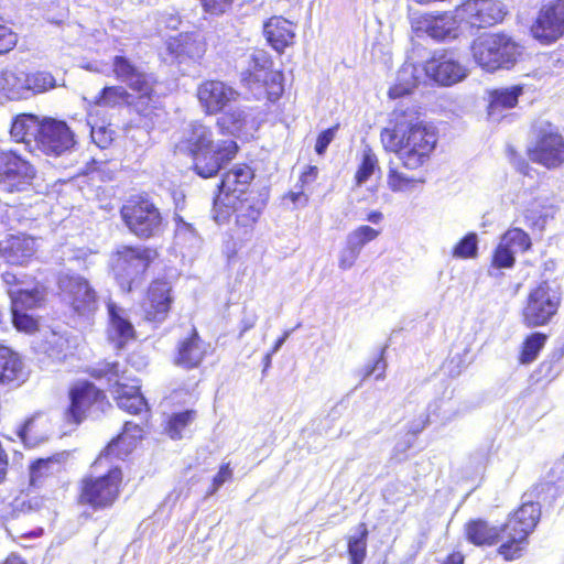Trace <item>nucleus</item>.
<instances>
[{
	"label": "nucleus",
	"mask_w": 564,
	"mask_h": 564,
	"mask_svg": "<svg viewBox=\"0 0 564 564\" xmlns=\"http://www.w3.org/2000/svg\"><path fill=\"white\" fill-rule=\"evenodd\" d=\"M380 137L383 148L394 152L409 170L422 166L437 143L436 128L421 120L417 108L406 102L395 107Z\"/></svg>",
	"instance_id": "obj_1"
},
{
	"label": "nucleus",
	"mask_w": 564,
	"mask_h": 564,
	"mask_svg": "<svg viewBox=\"0 0 564 564\" xmlns=\"http://www.w3.org/2000/svg\"><path fill=\"white\" fill-rule=\"evenodd\" d=\"M540 517L539 503L523 502L500 530L481 519L470 520L466 524V536L475 545H492L503 540L498 552L506 561H512L521 556L523 544L527 543Z\"/></svg>",
	"instance_id": "obj_2"
},
{
	"label": "nucleus",
	"mask_w": 564,
	"mask_h": 564,
	"mask_svg": "<svg viewBox=\"0 0 564 564\" xmlns=\"http://www.w3.org/2000/svg\"><path fill=\"white\" fill-rule=\"evenodd\" d=\"M470 51L476 64L487 72L511 68L520 54L519 45L503 33H488L477 37Z\"/></svg>",
	"instance_id": "obj_3"
},
{
	"label": "nucleus",
	"mask_w": 564,
	"mask_h": 564,
	"mask_svg": "<svg viewBox=\"0 0 564 564\" xmlns=\"http://www.w3.org/2000/svg\"><path fill=\"white\" fill-rule=\"evenodd\" d=\"M156 252L147 247L122 246L112 254V270L122 291L129 293L140 286L144 273Z\"/></svg>",
	"instance_id": "obj_4"
},
{
	"label": "nucleus",
	"mask_w": 564,
	"mask_h": 564,
	"mask_svg": "<svg viewBox=\"0 0 564 564\" xmlns=\"http://www.w3.org/2000/svg\"><path fill=\"white\" fill-rule=\"evenodd\" d=\"M129 230L141 239L156 237L163 231V218L159 208L148 197L137 196L120 210Z\"/></svg>",
	"instance_id": "obj_5"
},
{
	"label": "nucleus",
	"mask_w": 564,
	"mask_h": 564,
	"mask_svg": "<svg viewBox=\"0 0 564 564\" xmlns=\"http://www.w3.org/2000/svg\"><path fill=\"white\" fill-rule=\"evenodd\" d=\"M534 142L529 148V158L547 169H555L564 162V139L549 121H538L533 126Z\"/></svg>",
	"instance_id": "obj_6"
},
{
	"label": "nucleus",
	"mask_w": 564,
	"mask_h": 564,
	"mask_svg": "<svg viewBox=\"0 0 564 564\" xmlns=\"http://www.w3.org/2000/svg\"><path fill=\"white\" fill-rule=\"evenodd\" d=\"M122 471L118 466H111L105 475L86 477L82 481L80 503L88 505L95 510L105 509L116 501Z\"/></svg>",
	"instance_id": "obj_7"
},
{
	"label": "nucleus",
	"mask_w": 564,
	"mask_h": 564,
	"mask_svg": "<svg viewBox=\"0 0 564 564\" xmlns=\"http://www.w3.org/2000/svg\"><path fill=\"white\" fill-rule=\"evenodd\" d=\"M57 284L62 300L78 317L89 321L97 311L96 292L89 282L77 274L61 273Z\"/></svg>",
	"instance_id": "obj_8"
},
{
	"label": "nucleus",
	"mask_w": 564,
	"mask_h": 564,
	"mask_svg": "<svg viewBox=\"0 0 564 564\" xmlns=\"http://www.w3.org/2000/svg\"><path fill=\"white\" fill-rule=\"evenodd\" d=\"M561 302L558 286L549 282H541L532 290L523 311L524 322L529 326H541L546 324L557 312Z\"/></svg>",
	"instance_id": "obj_9"
},
{
	"label": "nucleus",
	"mask_w": 564,
	"mask_h": 564,
	"mask_svg": "<svg viewBox=\"0 0 564 564\" xmlns=\"http://www.w3.org/2000/svg\"><path fill=\"white\" fill-rule=\"evenodd\" d=\"M35 169L15 151L0 153V186L9 192L26 191L34 180Z\"/></svg>",
	"instance_id": "obj_10"
},
{
	"label": "nucleus",
	"mask_w": 564,
	"mask_h": 564,
	"mask_svg": "<svg viewBox=\"0 0 564 564\" xmlns=\"http://www.w3.org/2000/svg\"><path fill=\"white\" fill-rule=\"evenodd\" d=\"M532 36L543 44H551L564 35V0L543 4L531 26Z\"/></svg>",
	"instance_id": "obj_11"
},
{
	"label": "nucleus",
	"mask_w": 564,
	"mask_h": 564,
	"mask_svg": "<svg viewBox=\"0 0 564 564\" xmlns=\"http://www.w3.org/2000/svg\"><path fill=\"white\" fill-rule=\"evenodd\" d=\"M75 144V134L66 122L51 118L41 122L36 147L43 153L59 156L69 152Z\"/></svg>",
	"instance_id": "obj_12"
},
{
	"label": "nucleus",
	"mask_w": 564,
	"mask_h": 564,
	"mask_svg": "<svg viewBox=\"0 0 564 564\" xmlns=\"http://www.w3.org/2000/svg\"><path fill=\"white\" fill-rule=\"evenodd\" d=\"M267 205V195L250 192L247 195L235 198V202L223 199L216 195L214 206L231 207L236 214V224L243 228V235H250L254 224L258 221L263 208Z\"/></svg>",
	"instance_id": "obj_13"
},
{
	"label": "nucleus",
	"mask_w": 564,
	"mask_h": 564,
	"mask_svg": "<svg viewBox=\"0 0 564 564\" xmlns=\"http://www.w3.org/2000/svg\"><path fill=\"white\" fill-rule=\"evenodd\" d=\"M237 151L236 141L220 140L209 149L193 156L194 171L203 178L213 177L235 158Z\"/></svg>",
	"instance_id": "obj_14"
},
{
	"label": "nucleus",
	"mask_w": 564,
	"mask_h": 564,
	"mask_svg": "<svg viewBox=\"0 0 564 564\" xmlns=\"http://www.w3.org/2000/svg\"><path fill=\"white\" fill-rule=\"evenodd\" d=\"M69 400L70 403L65 412V417L74 424H79L90 409L102 410L106 404L104 392L90 382L74 386L69 391Z\"/></svg>",
	"instance_id": "obj_15"
},
{
	"label": "nucleus",
	"mask_w": 564,
	"mask_h": 564,
	"mask_svg": "<svg viewBox=\"0 0 564 564\" xmlns=\"http://www.w3.org/2000/svg\"><path fill=\"white\" fill-rule=\"evenodd\" d=\"M239 93L219 80H206L197 89V98L206 113L215 115L235 102Z\"/></svg>",
	"instance_id": "obj_16"
},
{
	"label": "nucleus",
	"mask_w": 564,
	"mask_h": 564,
	"mask_svg": "<svg viewBox=\"0 0 564 564\" xmlns=\"http://www.w3.org/2000/svg\"><path fill=\"white\" fill-rule=\"evenodd\" d=\"M463 18L473 28L495 25L503 19V6L497 0H467L460 9Z\"/></svg>",
	"instance_id": "obj_17"
},
{
	"label": "nucleus",
	"mask_w": 564,
	"mask_h": 564,
	"mask_svg": "<svg viewBox=\"0 0 564 564\" xmlns=\"http://www.w3.org/2000/svg\"><path fill=\"white\" fill-rule=\"evenodd\" d=\"M169 54L178 63H197L206 52V43L198 32H185L166 42Z\"/></svg>",
	"instance_id": "obj_18"
},
{
	"label": "nucleus",
	"mask_w": 564,
	"mask_h": 564,
	"mask_svg": "<svg viewBox=\"0 0 564 564\" xmlns=\"http://www.w3.org/2000/svg\"><path fill=\"white\" fill-rule=\"evenodd\" d=\"M412 26L419 33H425L436 41L457 36L458 23L451 12L438 14H422L413 20Z\"/></svg>",
	"instance_id": "obj_19"
},
{
	"label": "nucleus",
	"mask_w": 564,
	"mask_h": 564,
	"mask_svg": "<svg viewBox=\"0 0 564 564\" xmlns=\"http://www.w3.org/2000/svg\"><path fill=\"white\" fill-rule=\"evenodd\" d=\"M112 69L116 78L133 91L138 89L148 91L151 85L158 84L156 77L153 74L145 72L123 55L113 57Z\"/></svg>",
	"instance_id": "obj_20"
},
{
	"label": "nucleus",
	"mask_w": 564,
	"mask_h": 564,
	"mask_svg": "<svg viewBox=\"0 0 564 564\" xmlns=\"http://www.w3.org/2000/svg\"><path fill=\"white\" fill-rule=\"evenodd\" d=\"M254 177L252 169L247 164L235 165L226 172L218 184V194L223 199L235 202V198L247 195V189Z\"/></svg>",
	"instance_id": "obj_21"
},
{
	"label": "nucleus",
	"mask_w": 564,
	"mask_h": 564,
	"mask_svg": "<svg viewBox=\"0 0 564 564\" xmlns=\"http://www.w3.org/2000/svg\"><path fill=\"white\" fill-rule=\"evenodd\" d=\"M426 74L443 86H451L467 76V68L448 55L433 57L425 65Z\"/></svg>",
	"instance_id": "obj_22"
},
{
	"label": "nucleus",
	"mask_w": 564,
	"mask_h": 564,
	"mask_svg": "<svg viewBox=\"0 0 564 564\" xmlns=\"http://www.w3.org/2000/svg\"><path fill=\"white\" fill-rule=\"evenodd\" d=\"M143 430L141 425L128 421L124 423L123 432L101 452L95 464H101L104 459L117 457L124 459L135 447L138 440L142 438Z\"/></svg>",
	"instance_id": "obj_23"
},
{
	"label": "nucleus",
	"mask_w": 564,
	"mask_h": 564,
	"mask_svg": "<svg viewBox=\"0 0 564 564\" xmlns=\"http://www.w3.org/2000/svg\"><path fill=\"white\" fill-rule=\"evenodd\" d=\"M109 328L108 337L115 343L116 348L121 349L129 340L134 338L135 330L129 319L128 313L115 302L107 303Z\"/></svg>",
	"instance_id": "obj_24"
},
{
	"label": "nucleus",
	"mask_w": 564,
	"mask_h": 564,
	"mask_svg": "<svg viewBox=\"0 0 564 564\" xmlns=\"http://www.w3.org/2000/svg\"><path fill=\"white\" fill-rule=\"evenodd\" d=\"M28 378L29 371L19 354L0 345V384L15 388L24 383Z\"/></svg>",
	"instance_id": "obj_25"
},
{
	"label": "nucleus",
	"mask_w": 564,
	"mask_h": 564,
	"mask_svg": "<svg viewBox=\"0 0 564 564\" xmlns=\"http://www.w3.org/2000/svg\"><path fill=\"white\" fill-rule=\"evenodd\" d=\"M167 282L154 281L148 291V302L144 304L145 318L151 322H162L167 315L172 297Z\"/></svg>",
	"instance_id": "obj_26"
},
{
	"label": "nucleus",
	"mask_w": 564,
	"mask_h": 564,
	"mask_svg": "<svg viewBox=\"0 0 564 564\" xmlns=\"http://www.w3.org/2000/svg\"><path fill=\"white\" fill-rule=\"evenodd\" d=\"M34 238L25 235L10 236L0 243L1 257L10 264L24 265L35 253Z\"/></svg>",
	"instance_id": "obj_27"
},
{
	"label": "nucleus",
	"mask_w": 564,
	"mask_h": 564,
	"mask_svg": "<svg viewBox=\"0 0 564 564\" xmlns=\"http://www.w3.org/2000/svg\"><path fill=\"white\" fill-rule=\"evenodd\" d=\"M455 413L452 409V395L442 397L441 399L431 402L426 412L422 413L417 419H414L409 423V434L412 436L417 435L422 432L432 419L440 420L442 424H445L453 420Z\"/></svg>",
	"instance_id": "obj_28"
},
{
	"label": "nucleus",
	"mask_w": 564,
	"mask_h": 564,
	"mask_svg": "<svg viewBox=\"0 0 564 564\" xmlns=\"http://www.w3.org/2000/svg\"><path fill=\"white\" fill-rule=\"evenodd\" d=\"M263 34L270 46L279 53L292 45L295 37L293 23L276 15L264 22Z\"/></svg>",
	"instance_id": "obj_29"
},
{
	"label": "nucleus",
	"mask_w": 564,
	"mask_h": 564,
	"mask_svg": "<svg viewBox=\"0 0 564 564\" xmlns=\"http://www.w3.org/2000/svg\"><path fill=\"white\" fill-rule=\"evenodd\" d=\"M523 94L520 85L497 88L489 93L488 117L492 121H499L505 110L516 107L519 97Z\"/></svg>",
	"instance_id": "obj_30"
},
{
	"label": "nucleus",
	"mask_w": 564,
	"mask_h": 564,
	"mask_svg": "<svg viewBox=\"0 0 564 564\" xmlns=\"http://www.w3.org/2000/svg\"><path fill=\"white\" fill-rule=\"evenodd\" d=\"M216 144L213 140L210 128L199 122L191 123L184 131L183 139L178 144L180 150H186L192 156L198 152L209 149Z\"/></svg>",
	"instance_id": "obj_31"
},
{
	"label": "nucleus",
	"mask_w": 564,
	"mask_h": 564,
	"mask_svg": "<svg viewBox=\"0 0 564 564\" xmlns=\"http://www.w3.org/2000/svg\"><path fill=\"white\" fill-rule=\"evenodd\" d=\"M205 351L203 340L196 329H193L189 337L180 341L175 364L185 369L196 368L202 362Z\"/></svg>",
	"instance_id": "obj_32"
},
{
	"label": "nucleus",
	"mask_w": 564,
	"mask_h": 564,
	"mask_svg": "<svg viewBox=\"0 0 564 564\" xmlns=\"http://www.w3.org/2000/svg\"><path fill=\"white\" fill-rule=\"evenodd\" d=\"M29 73L19 68H8L0 74V88L8 93L11 99L30 97Z\"/></svg>",
	"instance_id": "obj_33"
},
{
	"label": "nucleus",
	"mask_w": 564,
	"mask_h": 564,
	"mask_svg": "<svg viewBox=\"0 0 564 564\" xmlns=\"http://www.w3.org/2000/svg\"><path fill=\"white\" fill-rule=\"evenodd\" d=\"M117 404L120 409L131 414H140L142 411H148V403L142 393L140 392L139 386H117L115 390H111Z\"/></svg>",
	"instance_id": "obj_34"
},
{
	"label": "nucleus",
	"mask_w": 564,
	"mask_h": 564,
	"mask_svg": "<svg viewBox=\"0 0 564 564\" xmlns=\"http://www.w3.org/2000/svg\"><path fill=\"white\" fill-rule=\"evenodd\" d=\"M40 129L41 123L37 121L35 116L22 115L13 120L10 134L17 142H23L26 145H30L33 141L36 144Z\"/></svg>",
	"instance_id": "obj_35"
},
{
	"label": "nucleus",
	"mask_w": 564,
	"mask_h": 564,
	"mask_svg": "<svg viewBox=\"0 0 564 564\" xmlns=\"http://www.w3.org/2000/svg\"><path fill=\"white\" fill-rule=\"evenodd\" d=\"M247 112L239 106H232L231 102L226 107L224 113L218 118L219 128L228 134L239 133L247 122Z\"/></svg>",
	"instance_id": "obj_36"
},
{
	"label": "nucleus",
	"mask_w": 564,
	"mask_h": 564,
	"mask_svg": "<svg viewBox=\"0 0 564 564\" xmlns=\"http://www.w3.org/2000/svg\"><path fill=\"white\" fill-rule=\"evenodd\" d=\"M156 85H151L148 91L134 90L137 96L131 95V101L128 106L142 117H150L159 102V95L155 91Z\"/></svg>",
	"instance_id": "obj_37"
},
{
	"label": "nucleus",
	"mask_w": 564,
	"mask_h": 564,
	"mask_svg": "<svg viewBox=\"0 0 564 564\" xmlns=\"http://www.w3.org/2000/svg\"><path fill=\"white\" fill-rule=\"evenodd\" d=\"M131 101V94L122 86H108L104 87L99 95L96 97L95 104L101 107H118L129 105Z\"/></svg>",
	"instance_id": "obj_38"
},
{
	"label": "nucleus",
	"mask_w": 564,
	"mask_h": 564,
	"mask_svg": "<svg viewBox=\"0 0 564 564\" xmlns=\"http://www.w3.org/2000/svg\"><path fill=\"white\" fill-rule=\"evenodd\" d=\"M197 414L194 410H185L182 412L173 413L165 427L166 433L173 440L183 437L185 429L195 421Z\"/></svg>",
	"instance_id": "obj_39"
},
{
	"label": "nucleus",
	"mask_w": 564,
	"mask_h": 564,
	"mask_svg": "<svg viewBox=\"0 0 564 564\" xmlns=\"http://www.w3.org/2000/svg\"><path fill=\"white\" fill-rule=\"evenodd\" d=\"M8 293L11 299V308H20V311L34 308L41 301L36 290L10 289Z\"/></svg>",
	"instance_id": "obj_40"
},
{
	"label": "nucleus",
	"mask_w": 564,
	"mask_h": 564,
	"mask_svg": "<svg viewBox=\"0 0 564 564\" xmlns=\"http://www.w3.org/2000/svg\"><path fill=\"white\" fill-rule=\"evenodd\" d=\"M376 172L380 173L378 158L375 152L367 147L362 152L361 163L356 172L355 180L358 186L366 183Z\"/></svg>",
	"instance_id": "obj_41"
},
{
	"label": "nucleus",
	"mask_w": 564,
	"mask_h": 564,
	"mask_svg": "<svg viewBox=\"0 0 564 564\" xmlns=\"http://www.w3.org/2000/svg\"><path fill=\"white\" fill-rule=\"evenodd\" d=\"M59 462L55 457L39 458L30 466V482L32 486H39L42 478L58 470Z\"/></svg>",
	"instance_id": "obj_42"
},
{
	"label": "nucleus",
	"mask_w": 564,
	"mask_h": 564,
	"mask_svg": "<svg viewBox=\"0 0 564 564\" xmlns=\"http://www.w3.org/2000/svg\"><path fill=\"white\" fill-rule=\"evenodd\" d=\"M368 530L365 523L359 524V534L348 540V553L350 562L362 564L366 557Z\"/></svg>",
	"instance_id": "obj_43"
},
{
	"label": "nucleus",
	"mask_w": 564,
	"mask_h": 564,
	"mask_svg": "<svg viewBox=\"0 0 564 564\" xmlns=\"http://www.w3.org/2000/svg\"><path fill=\"white\" fill-rule=\"evenodd\" d=\"M546 336L542 333H533L528 336L523 343L520 361L521 364H530L538 357L540 350L544 347Z\"/></svg>",
	"instance_id": "obj_44"
},
{
	"label": "nucleus",
	"mask_w": 564,
	"mask_h": 564,
	"mask_svg": "<svg viewBox=\"0 0 564 564\" xmlns=\"http://www.w3.org/2000/svg\"><path fill=\"white\" fill-rule=\"evenodd\" d=\"M503 246H508L514 252H524L531 248V239L529 235L520 229H509L501 238Z\"/></svg>",
	"instance_id": "obj_45"
},
{
	"label": "nucleus",
	"mask_w": 564,
	"mask_h": 564,
	"mask_svg": "<svg viewBox=\"0 0 564 564\" xmlns=\"http://www.w3.org/2000/svg\"><path fill=\"white\" fill-rule=\"evenodd\" d=\"M478 252V236L476 232H468L454 247L453 257L457 259L475 258Z\"/></svg>",
	"instance_id": "obj_46"
},
{
	"label": "nucleus",
	"mask_w": 564,
	"mask_h": 564,
	"mask_svg": "<svg viewBox=\"0 0 564 564\" xmlns=\"http://www.w3.org/2000/svg\"><path fill=\"white\" fill-rule=\"evenodd\" d=\"M30 96L45 93L57 86L56 79L48 72L29 73Z\"/></svg>",
	"instance_id": "obj_47"
},
{
	"label": "nucleus",
	"mask_w": 564,
	"mask_h": 564,
	"mask_svg": "<svg viewBox=\"0 0 564 564\" xmlns=\"http://www.w3.org/2000/svg\"><path fill=\"white\" fill-rule=\"evenodd\" d=\"M378 236V230L370 226L364 225L348 234L346 242L357 251L361 252L364 246L375 240Z\"/></svg>",
	"instance_id": "obj_48"
},
{
	"label": "nucleus",
	"mask_w": 564,
	"mask_h": 564,
	"mask_svg": "<svg viewBox=\"0 0 564 564\" xmlns=\"http://www.w3.org/2000/svg\"><path fill=\"white\" fill-rule=\"evenodd\" d=\"M122 375H123V371L120 369V365L116 361H113V362L107 361V362L100 365L94 371L95 377L107 378L109 384L112 387V390H115L117 388V386H123V383L120 382Z\"/></svg>",
	"instance_id": "obj_49"
},
{
	"label": "nucleus",
	"mask_w": 564,
	"mask_h": 564,
	"mask_svg": "<svg viewBox=\"0 0 564 564\" xmlns=\"http://www.w3.org/2000/svg\"><path fill=\"white\" fill-rule=\"evenodd\" d=\"M514 253V251L508 246H503V242L500 241L492 257V265L497 269L512 268L516 261Z\"/></svg>",
	"instance_id": "obj_50"
},
{
	"label": "nucleus",
	"mask_w": 564,
	"mask_h": 564,
	"mask_svg": "<svg viewBox=\"0 0 564 564\" xmlns=\"http://www.w3.org/2000/svg\"><path fill=\"white\" fill-rule=\"evenodd\" d=\"M12 323L18 330L33 332L37 328L36 321L20 308H11Z\"/></svg>",
	"instance_id": "obj_51"
},
{
	"label": "nucleus",
	"mask_w": 564,
	"mask_h": 564,
	"mask_svg": "<svg viewBox=\"0 0 564 564\" xmlns=\"http://www.w3.org/2000/svg\"><path fill=\"white\" fill-rule=\"evenodd\" d=\"M175 238L178 241L193 243L197 239L196 230L192 224L186 223L182 217H175Z\"/></svg>",
	"instance_id": "obj_52"
},
{
	"label": "nucleus",
	"mask_w": 564,
	"mask_h": 564,
	"mask_svg": "<svg viewBox=\"0 0 564 564\" xmlns=\"http://www.w3.org/2000/svg\"><path fill=\"white\" fill-rule=\"evenodd\" d=\"M415 180L400 173L397 169L390 167L388 174V185L391 191L400 192L405 189Z\"/></svg>",
	"instance_id": "obj_53"
},
{
	"label": "nucleus",
	"mask_w": 564,
	"mask_h": 564,
	"mask_svg": "<svg viewBox=\"0 0 564 564\" xmlns=\"http://www.w3.org/2000/svg\"><path fill=\"white\" fill-rule=\"evenodd\" d=\"M36 419H29L19 430V437L23 441V443L28 446H34L39 443L36 440Z\"/></svg>",
	"instance_id": "obj_54"
},
{
	"label": "nucleus",
	"mask_w": 564,
	"mask_h": 564,
	"mask_svg": "<svg viewBox=\"0 0 564 564\" xmlns=\"http://www.w3.org/2000/svg\"><path fill=\"white\" fill-rule=\"evenodd\" d=\"M18 42V35L9 26L0 23V55L11 51Z\"/></svg>",
	"instance_id": "obj_55"
},
{
	"label": "nucleus",
	"mask_w": 564,
	"mask_h": 564,
	"mask_svg": "<svg viewBox=\"0 0 564 564\" xmlns=\"http://www.w3.org/2000/svg\"><path fill=\"white\" fill-rule=\"evenodd\" d=\"M115 132L107 127L91 128V139L100 149H106L113 140Z\"/></svg>",
	"instance_id": "obj_56"
},
{
	"label": "nucleus",
	"mask_w": 564,
	"mask_h": 564,
	"mask_svg": "<svg viewBox=\"0 0 564 564\" xmlns=\"http://www.w3.org/2000/svg\"><path fill=\"white\" fill-rule=\"evenodd\" d=\"M337 130H338V124H336L332 128H328L318 134L316 144H315V151L318 155H323L326 152L329 143L335 138Z\"/></svg>",
	"instance_id": "obj_57"
},
{
	"label": "nucleus",
	"mask_w": 564,
	"mask_h": 564,
	"mask_svg": "<svg viewBox=\"0 0 564 564\" xmlns=\"http://www.w3.org/2000/svg\"><path fill=\"white\" fill-rule=\"evenodd\" d=\"M359 254V251H357L346 242V247L339 253L338 267L341 270L350 269L355 264Z\"/></svg>",
	"instance_id": "obj_58"
},
{
	"label": "nucleus",
	"mask_w": 564,
	"mask_h": 564,
	"mask_svg": "<svg viewBox=\"0 0 564 564\" xmlns=\"http://www.w3.org/2000/svg\"><path fill=\"white\" fill-rule=\"evenodd\" d=\"M206 12L221 14L231 6L232 0H200Z\"/></svg>",
	"instance_id": "obj_59"
},
{
	"label": "nucleus",
	"mask_w": 564,
	"mask_h": 564,
	"mask_svg": "<svg viewBox=\"0 0 564 564\" xmlns=\"http://www.w3.org/2000/svg\"><path fill=\"white\" fill-rule=\"evenodd\" d=\"M383 352L384 349L381 350L380 356L375 360L373 365L367 368L366 377L375 375L376 379L383 378V373L387 367L386 360L383 358Z\"/></svg>",
	"instance_id": "obj_60"
},
{
	"label": "nucleus",
	"mask_w": 564,
	"mask_h": 564,
	"mask_svg": "<svg viewBox=\"0 0 564 564\" xmlns=\"http://www.w3.org/2000/svg\"><path fill=\"white\" fill-rule=\"evenodd\" d=\"M257 321H258V315H257L256 312H253V311H251V312L245 311L243 312V316H242V318L240 321L239 338H241L246 332H248L251 328H253L254 325L257 324Z\"/></svg>",
	"instance_id": "obj_61"
},
{
	"label": "nucleus",
	"mask_w": 564,
	"mask_h": 564,
	"mask_svg": "<svg viewBox=\"0 0 564 564\" xmlns=\"http://www.w3.org/2000/svg\"><path fill=\"white\" fill-rule=\"evenodd\" d=\"M232 476V470L229 464H225L220 467L219 471L214 476L215 489H219L227 480Z\"/></svg>",
	"instance_id": "obj_62"
},
{
	"label": "nucleus",
	"mask_w": 564,
	"mask_h": 564,
	"mask_svg": "<svg viewBox=\"0 0 564 564\" xmlns=\"http://www.w3.org/2000/svg\"><path fill=\"white\" fill-rule=\"evenodd\" d=\"M546 217H547L546 215H543V216H539L538 218H535L533 210H529L528 214L525 215V218L528 220H532V225L540 229L544 228V226L546 224Z\"/></svg>",
	"instance_id": "obj_63"
},
{
	"label": "nucleus",
	"mask_w": 564,
	"mask_h": 564,
	"mask_svg": "<svg viewBox=\"0 0 564 564\" xmlns=\"http://www.w3.org/2000/svg\"><path fill=\"white\" fill-rule=\"evenodd\" d=\"M443 564H464V556L460 553H452Z\"/></svg>",
	"instance_id": "obj_64"
}]
</instances>
